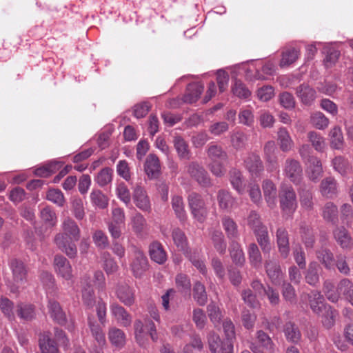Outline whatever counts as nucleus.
Returning <instances> with one entry per match:
<instances>
[{
  "instance_id": "2f4dec72",
  "label": "nucleus",
  "mask_w": 353,
  "mask_h": 353,
  "mask_svg": "<svg viewBox=\"0 0 353 353\" xmlns=\"http://www.w3.org/2000/svg\"><path fill=\"white\" fill-rule=\"evenodd\" d=\"M88 325L92 336L95 339L99 345L105 343V337L101 326L93 318L88 317Z\"/></svg>"
},
{
  "instance_id": "4be33fe9",
  "label": "nucleus",
  "mask_w": 353,
  "mask_h": 353,
  "mask_svg": "<svg viewBox=\"0 0 353 353\" xmlns=\"http://www.w3.org/2000/svg\"><path fill=\"white\" fill-rule=\"evenodd\" d=\"M308 163L307 168L308 177L310 180L316 181L323 174L321 162L315 157H310Z\"/></svg>"
},
{
  "instance_id": "ddd939ff",
  "label": "nucleus",
  "mask_w": 353,
  "mask_h": 353,
  "mask_svg": "<svg viewBox=\"0 0 353 353\" xmlns=\"http://www.w3.org/2000/svg\"><path fill=\"white\" fill-rule=\"evenodd\" d=\"M263 195L268 206L272 209L276 205L277 190L275 184L270 180L263 181L262 184Z\"/></svg>"
},
{
  "instance_id": "ea45409f",
  "label": "nucleus",
  "mask_w": 353,
  "mask_h": 353,
  "mask_svg": "<svg viewBox=\"0 0 353 353\" xmlns=\"http://www.w3.org/2000/svg\"><path fill=\"white\" fill-rule=\"evenodd\" d=\"M223 228L229 239H236L239 236L238 226L230 216H225L221 219Z\"/></svg>"
},
{
  "instance_id": "6e6d98bb",
  "label": "nucleus",
  "mask_w": 353,
  "mask_h": 353,
  "mask_svg": "<svg viewBox=\"0 0 353 353\" xmlns=\"http://www.w3.org/2000/svg\"><path fill=\"white\" fill-rule=\"evenodd\" d=\"M319 315L322 316L321 322L325 328L330 329L334 325L336 312L332 309L331 306L326 307Z\"/></svg>"
},
{
  "instance_id": "a18cd8bd",
  "label": "nucleus",
  "mask_w": 353,
  "mask_h": 353,
  "mask_svg": "<svg viewBox=\"0 0 353 353\" xmlns=\"http://www.w3.org/2000/svg\"><path fill=\"white\" fill-rule=\"evenodd\" d=\"M248 254L249 257V261L254 268H259L261 265L262 256L261 252L254 243H250L248 246Z\"/></svg>"
},
{
  "instance_id": "c9c22d12",
  "label": "nucleus",
  "mask_w": 353,
  "mask_h": 353,
  "mask_svg": "<svg viewBox=\"0 0 353 353\" xmlns=\"http://www.w3.org/2000/svg\"><path fill=\"white\" fill-rule=\"evenodd\" d=\"M230 254L233 263L237 265H243L245 261L244 252L240 244L235 241H232L230 243Z\"/></svg>"
},
{
  "instance_id": "f257e3e1",
  "label": "nucleus",
  "mask_w": 353,
  "mask_h": 353,
  "mask_svg": "<svg viewBox=\"0 0 353 353\" xmlns=\"http://www.w3.org/2000/svg\"><path fill=\"white\" fill-rule=\"evenodd\" d=\"M63 233L58 234L54 242L59 249L70 258L77 255V250L74 241L80 239V230L77 223L71 219H65L62 223Z\"/></svg>"
},
{
  "instance_id": "9b49d317",
  "label": "nucleus",
  "mask_w": 353,
  "mask_h": 353,
  "mask_svg": "<svg viewBox=\"0 0 353 353\" xmlns=\"http://www.w3.org/2000/svg\"><path fill=\"white\" fill-rule=\"evenodd\" d=\"M81 299L83 303L88 308H92L95 303V296L94 290L90 284V278L88 276H83L81 279Z\"/></svg>"
},
{
  "instance_id": "7c9ffc66",
  "label": "nucleus",
  "mask_w": 353,
  "mask_h": 353,
  "mask_svg": "<svg viewBox=\"0 0 353 353\" xmlns=\"http://www.w3.org/2000/svg\"><path fill=\"white\" fill-rule=\"evenodd\" d=\"M130 225L137 235H142L147 230V222L144 216L137 212L131 217Z\"/></svg>"
},
{
  "instance_id": "6ab92c4d",
  "label": "nucleus",
  "mask_w": 353,
  "mask_h": 353,
  "mask_svg": "<svg viewBox=\"0 0 353 353\" xmlns=\"http://www.w3.org/2000/svg\"><path fill=\"white\" fill-rule=\"evenodd\" d=\"M266 273L272 283L279 285L282 279L280 265L276 261L268 260L265 263Z\"/></svg>"
},
{
  "instance_id": "13d9d810",
  "label": "nucleus",
  "mask_w": 353,
  "mask_h": 353,
  "mask_svg": "<svg viewBox=\"0 0 353 353\" xmlns=\"http://www.w3.org/2000/svg\"><path fill=\"white\" fill-rule=\"evenodd\" d=\"M307 137L316 150L322 152L325 148V139L319 133L311 131L308 132Z\"/></svg>"
},
{
  "instance_id": "aec40b11",
  "label": "nucleus",
  "mask_w": 353,
  "mask_h": 353,
  "mask_svg": "<svg viewBox=\"0 0 353 353\" xmlns=\"http://www.w3.org/2000/svg\"><path fill=\"white\" fill-rule=\"evenodd\" d=\"M256 241L263 253H270L272 249L270 239L266 226L256 229L254 232Z\"/></svg>"
},
{
  "instance_id": "cd10ccee",
  "label": "nucleus",
  "mask_w": 353,
  "mask_h": 353,
  "mask_svg": "<svg viewBox=\"0 0 353 353\" xmlns=\"http://www.w3.org/2000/svg\"><path fill=\"white\" fill-rule=\"evenodd\" d=\"M39 347L41 353H59L56 343L50 339L49 332H44L41 334Z\"/></svg>"
},
{
  "instance_id": "7ed1b4c3",
  "label": "nucleus",
  "mask_w": 353,
  "mask_h": 353,
  "mask_svg": "<svg viewBox=\"0 0 353 353\" xmlns=\"http://www.w3.org/2000/svg\"><path fill=\"white\" fill-rule=\"evenodd\" d=\"M188 200L193 218L199 223L204 222L208 214L204 199L201 195L192 192L188 196Z\"/></svg>"
},
{
  "instance_id": "6e6552de",
  "label": "nucleus",
  "mask_w": 353,
  "mask_h": 353,
  "mask_svg": "<svg viewBox=\"0 0 353 353\" xmlns=\"http://www.w3.org/2000/svg\"><path fill=\"white\" fill-rule=\"evenodd\" d=\"M54 268L55 272L66 281L72 280V266L70 262L63 256L57 255L54 259Z\"/></svg>"
},
{
  "instance_id": "69168bd1",
  "label": "nucleus",
  "mask_w": 353,
  "mask_h": 353,
  "mask_svg": "<svg viewBox=\"0 0 353 353\" xmlns=\"http://www.w3.org/2000/svg\"><path fill=\"white\" fill-rule=\"evenodd\" d=\"M192 321L198 329H203L207 323V316L204 311L200 308H195L192 311Z\"/></svg>"
},
{
  "instance_id": "f704fd0d",
  "label": "nucleus",
  "mask_w": 353,
  "mask_h": 353,
  "mask_svg": "<svg viewBox=\"0 0 353 353\" xmlns=\"http://www.w3.org/2000/svg\"><path fill=\"white\" fill-rule=\"evenodd\" d=\"M48 308L51 317L55 321L61 325H63L65 322V314L58 302L52 300L49 301Z\"/></svg>"
},
{
  "instance_id": "e433bc0d",
  "label": "nucleus",
  "mask_w": 353,
  "mask_h": 353,
  "mask_svg": "<svg viewBox=\"0 0 353 353\" xmlns=\"http://www.w3.org/2000/svg\"><path fill=\"white\" fill-rule=\"evenodd\" d=\"M333 234L335 240L341 248H347L350 246L352 238L345 228H336L333 232Z\"/></svg>"
},
{
  "instance_id": "a19ab883",
  "label": "nucleus",
  "mask_w": 353,
  "mask_h": 353,
  "mask_svg": "<svg viewBox=\"0 0 353 353\" xmlns=\"http://www.w3.org/2000/svg\"><path fill=\"white\" fill-rule=\"evenodd\" d=\"M172 207L176 216L180 221H183L186 219L187 214L182 196L179 195L173 196L172 198Z\"/></svg>"
},
{
  "instance_id": "338daca9",
  "label": "nucleus",
  "mask_w": 353,
  "mask_h": 353,
  "mask_svg": "<svg viewBox=\"0 0 353 353\" xmlns=\"http://www.w3.org/2000/svg\"><path fill=\"white\" fill-rule=\"evenodd\" d=\"M337 207L332 202L327 203L323 209V216L328 221L333 222L337 218Z\"/></svg>"
},
{
  "instance_id": "4468645a",
  "label": "nucleus",
  "mask_w": 353,
  "mask_h": 353,
  "mask_svg": "<svg viewBox=\"0 0 353 353\" xmlns=\"http://www.w3.org/2000/svg\"><path fill=\"white\" fill-rule=\"evenodd\" d=\"M133 201L136 206L142 211H150L151 204L145 190L141 186L135 187L133 192Z\"/></svg>"
},
{
  "instance_id": "de8ad7c7",
  "label": "nucleus",
  "mask_w": 353,
  "mask_h": 353,
  "mask_svg": "<svg viewBox=\"0 0 353 353\" xmlns=\"http://www.w3.org/2000/svg\"><path fill=\"white\" fill-rule=\"evenodd\" d=\"M194 299L199 305H204L207 303L208 296L205 288L201 282H196L193 288Z\"/></svg>"
},
{
  "instance_id": "1a4fd4ad",
  "label": "nucleus",
  "mask_w": 353,
  "mask_h": 353,
  "mask_svg": "<svg viewBox=\"0 0 353 353\" xmlns=\"http://www.w3.org/2000/svg\"><path fill=\"white\" fill-rule=\"evenodd\" d=\"M130 267L134 276L139 278L143 275L148 264V259L142 252L134 251Z\"/></svg>"
},
{
  "instance_id": "f03ea898",
  "label": "nucleus",
  "mask_w": 353,
  "mask_h": 353,
  "mask_svg": "<svg viewBox=\"0 0 353 353\" xmlns=\"http://www.w3.org/2000/svg\"><path fill=\"white\" fill-rule=\"evenodd\" d=\"M148 332L145 331V325L141 320L137 319L134 323V334L136 341L141 346H145L148 344V336H150L154 342L157 341L158 335L154 323L152 321L147 323Z\"/></svg>"
},
{
  "instance_id": "f3484780",
  "label": "nucleus",
  "mask_w": 353,
  "mask_h": 353,
  "mask_svg": "<svg viewBox=\"0 0 353 353\" xmlns=\"http://www.w3.org/2000/svg\"><path fill=\"white\" fill-rule=\"evenodd\" d=\"M330 145L331 148L342 150L345 146V141L341 128L335 125L332 128L328 134Z\"/></svg>"
},
{
  "instance_id": "5fc2aeb1",
  "label": "nucleus",
  "mask_w": 353,
  "mask_h": 353,
  "mask_svg": "<svg viewBox=\"0 0 353 353\" xmlns=\"http://www.w3.org/2000/svg\"><path fill=\"white\" fill-rule=\"evenodd\" d=\"M17 314L23 320L30 321L35 316L34 307L32 305L21 303L17 307Z\"/></svg>"
},
{
  "instance_id": "79ce46f5",
  "label": "nucleus",
  "mask_w": 353,
  "mask_h": 353,
  "mask_svg": "<svg viewBox=\"0 0 353 353\" xmlns=\"http://www.w3.org/2000/svg\"><path fill=\"white\" fill-rule=\"evenodd\" d=\"M230 181L233 188L235 189L239 194H242L245 192V185L242 174L239 170L236 169L231 170L230 172Z\"/></svg>"
},
{
  "instance_id": "37998d69",
  "label": "nucleus",
  "mask_w": 353,
  "mask_h": 353,
  "mask_svg": "<svg viewBox=\"0 0 353 353\" xmlns=\"http://www.w3.org/2000/svg\"><path fill=\"white\" fill-rule=\"evenodd\" d=\"M174 145L181 159L188 160L190 158V152L188 143L183 139L176 137L174 139Z\"/></svg>"
},
{
  "instance_id": "20e7f679",
  "label": "nucleus",
  "mask_w": 353,
  "mask_h": 353,
  "mask_svg": "<svg viewBox=\"0 0 353 353\" xmlns=\"http://www.w3.org/2000/svg\"><path fill=\"white\" fill-rule=\"evenodd\" d=\"M280 208L285 214H293L297 208L296 195L290 185H282L279 192Z\"/></svg>"
},
{
  "instance_id": "39448f33",
  "label": "nucleus",
  "mask_w": 353,
  "mask_h": 353,
  "mask_svg": "<svg viewBox=\"0 0 353 353\" xmlns=\"http://www.w3.org/2000/svg\"><path fill=\"white\" fill-rule=\"evenodd\" d=\"M283 174L294 184H299L303 176V170L300 163L294 159L288 158L283 165Z\"/></svg>"
},
{
  "instance_id": "e2e57ef3",
  "label": "nucleus",
  "mask_w": 353,
  "mask_h": 353,
  "mask_svg": "<svg viewBox=\"0 0 353 353\" xmlns=\"http://www.w3.org/2000/svg\"><path fill=\"white\" fill-rule=\"evenodd\" d=\"M319 265L316 263H311L309 265L305 280L307 283L315 285L319 282Z\"/></svg>"
},
{
  "instance_id": "72a5a7b5",
  "label": "nucleus",
  "mask_w": 353,
  "mask_h": 353,
  "mask_svg": "<svg viewBox=\"0 0 353 353\" xmlns=\"http://www.w3.org/2000/svg\"><path fill=\"white\" fill-rule=\"evenodd\" d=\"M219 205L221 209L227 211L230 210L235 205L234 198L228 191L219 190L217 195Z\"/></svg>"
},
{
  "instance_id": "774afa93",
  "label": "nucleus",
  "mask_w": 353,
  "mask_h": 353,
  "mask_svg": "<svg viewBox=\"0 0 353 353\" xmlns=\"http://www.w3.org/2000/svg\"><path fill=\"white\" fill-rule=\"evenodd\" d=\"M300 233L303 243L307 248H312L314 242V235L309 226L301 225Z\"/></svg>"
},
{
  "instance_id": "bb28decb",
  "label": "nucleus",
  "mask_w": 353,
  "mask_h": 353,
  "mask_svg": "<svg viewBox=\"0 0 353 353\" xmlns=\"http://www.w3.org/2000/svg\"><path fill=\"white\" fill-rule=\"evenodd\" d=\"M320 192L323 196L332 198L337 192V184L333 177L324 179L320 185Z\"/></svg>"
},
{
  "instance_id": "8fccbe9b",
  "label": "nucleus",
  "mask_w": 353,
  "mask_h": 353,
  "mask_svg": "<svg viewBox=\"0 0 353 353\" xmlns=\"http://www.w3.org/2000/svg\"><path fill=\"white\" fill-rule=\"evenodd\" d=\"M310 122L312 125L319 130H324L330 123L329 119L321 112H316L311 114Z\"/></svg>"
},
{
  "instance_id": "4d7b16f0",
  "label": "nucleus",
  "mask_w": 353,
  "mask_h": 353,
  "mask_svg": "<svg viewBox=\"0 0 353 353\" xmlns=\"http://www.w3.org/2000/svg\"><path fill=\"white\" fill-rule=\"evenodd\" d=\"M323 292L327 299L333 303H336L339 300L341 294H342L338 290V288L335 290L334 285L328 281L324 283Z\"/></svg>"
},
{
  "instance_id": "c85d7f7f",
  "label": "nucleus",
  "mask_w": 353,
  "mask_h": 353,
  "mask_svg": "<svg viewBox=\"0 0 353 353\" xmlns=\"http://www.w3.org/2000/svg\"><path fill=\"white\" fill-rule=\"evenodd\" d=\"M264 157L271 168V170L277 168V157L275 154L276 145L273 141H268L264 145Z\"/></svg>"
},
{
  "instance_id": "5701e85b",
  "label": "nucleus",
  "mask_w": 353,
  "mask_h": 353,
  "mask_svg": "<svg viewBox=\"0 0 353 353\" xmlns=\"http://www.w3.org/2000/svg\"><path fill=\"white\" fill-rule=\"evenodd\" d=\"M296 94L306 105L311 104L316 99V91L305 83L301 84L297 88Z\"/></svg>"
},
{
  "instance_id": "680f3d73",
  "label": "nucleus",
  "mask_w": 353,
  "mask_h": 353,
  "mask_svg": "<svg viewBox=\"0 0 353 353\" xmlns=\"http://www.w3.org/2000/svg\"><path fill=\"white\" fill-rule=\"evenodd\" d=\"M92 203L100 208H105L108 204V198L99 190H93L90 193Z\"/></svg>"
},
{
  "instance_id": "3c124183",
  "label": "nucleus",
  "mask_w": 353,
  "mask_h": 353,
  "mask_svg": "<svg viewBox=\"0 0 353 353\" xmlns=\"http://www.w3.org/2000/svg\"><path fill=\"white\" fill-rule=\"evenodd\" d=\"M300 55V52L294 48L287 50L282 54L280 66L283 68L295 62Z\"/></svg>"
},
{
  "instance_id": "9d476101",
  "label": "nucleus",
  "mask_w": 353,
  "mask_h": 353,
  "mask_svg": "<svg viewBox=\"0 0 353 353\" xmlns=\"http://www.w3.org/2000/svg\"><path fill=\"white\" fill-rule=\"evenodd\" d=\"M276 241L280 255L286 259L290 254L289 236L287 230L283 227H279L276 231Z\"/></svg>"
},
{
  "instance_id": "a211bd4d",
  "label": "nucleus",
  "mask_w": 353,
  "mask_h": 353,
  "mask_svg": "<svg viewBox=\"0 0 353 353\" xmlns=\"http://www.w3.org/2000/svg\"><path fill=\"white\" fill-rule=\"evenodd\" d=\"M144 169L149 178L158 177L161 172V165L158 157L154 154H149L146 158Z\"/></svg>"
},
{
  "instance_id": "052dcab7",
  "label": "nucleus",
  "mask_w": 353,
  "mask_h": 353,
  "mask_svg": "<svg viewBox=\"0 0 353 353\" xmlns=\"http://www.w3.org/2000/svg\"><path fill=\"white\" fill-rule=\"evenodd\" d=\"M208 155L211 161H224L227 158L226 152L216 145H210L208 147Z\"/></svg>"
},
{
  "instance_id": "dca6fc26",
  "label": "nucleus",
  "mask_w": 353,
  "mask_h": 353,
  "mask_svg": "<svg viewBox=\"0 0 353 353\" xmlns=\"http://www.w3.org/2000/svg\"><path fill=\"white\" fill-rule=\"evenodd\" d=\"M117 298L126 306H131L134 303V290L126 284L119 285L116 290Z\"/></svg>"
},
{
  "instance_id": "58836bf2",
  "label": "nucleus",
  "mask_w": 353,
  "mask_h": 353,
  "mask_svg": "<svg viewBox=\"0 0 353 353\" xmlns=\"http://www.w3.org/2000/svg\"><path fill=\"white\" fill-rule=\"evenodd\" d=\"M332 163L333 168L342 176H346L352 170L348 160L342 156L336 157Z\"/></svg>"
},
{
  "instance_id": "c756f323",
  "label": "nucleus",
  "mask_w": 353,
  "mask_h": 353,
  "mask_svg": "<svg viewBox=\"0 0 353 353\" xmlns=\"http://www.w3.org/2000/svg\"><path fill=\"white\" fill-rule=\"evenodd\" d=\"M204 90V86L200 83H195L190 84L187 88V93L183 97L186 103H192L196 102Z\"/></svg>"
},
{
  "instance_id": "412c9836",
  "label": "nucleus",
  "mask_w": 353,
  "mask_h": 353,
  "mask_svg": "<svg viewBox=\"0 0 353 353\" xmlns=\"http://www.w3.org/2000/svg\"><path fill=\"white\" fill-rule=\"evenodd\" d=\"M310 308L316 314H320L329 305L325 303L324 297L318 291H312L308 295Z\"/></svg>"
},
{
  "instance_id": "09e8293b",
  "label": "nucleus",
  "mask_w": 353,
  "mask_h": 353,
  "mask_svg": "<svg viewBox=\"0 0 353 353\" xmlns=\"http://www.w3.org/2000/svg\"><path fill=\"white\" fill-rule=\"evenodd\" d=\"M299 195L301 207L305 210H311L314 205L312 192L305 188H301L299 190Z\"/></svg>"
},
{
  "instance_id": "b1692460",
  "label": "nucleus",
  "mask_w": 353,
  "mask_h": 353,
  "mask_svg": "<svg viewBox=\"0 0 353 353\" xmlns=\"http://www.w3.org/2000/svg\"><path fill=\"white\" fill-rule=\"evenodd\" d=\"M150 256L152 261L163 264L167 260V254L162 245L159 242H153L150 245Z\"/></svg>"
},
{
  "instance_id": "2eb2a0df",
  "label": "nucleus",
  "mask_w": 353,
  "mask_h": 353,
  "mask_svg": "<svg viewBox=\"0 0 353 353\" xmlns=\"http://www.w3.org/2000/svg\"><path fill=\"white\" fill-rule=\"evenodd\" d=\"M10 267L12 272L14 285H16V288H18L26 280V270L23 263L17 259H12L10 261Z\"/></svg>"
},
{
  "instance_id": "393cba45",
  "label": "nucleus",
  "mask_w": 353,
  "mask_h": 353,
  "mask_svg": "<svg viewBox=\"0 0 353 353\" xmlns=\"http://www.w3.org/2000/svg\"><path fill=\"white\" fill-rule=\"evenodd\" d=\"M108 339L111 344L116 347L121 348L125 344V334L116 327H111L108 330Z\"/></svg>"
},
{
  "instance_id": "603ef678",
  "label": "nucleus",
  "mask_w": 353,
  "mask_h": 353,
  "mask_svg": "<svg viewBox=\"0 0 353 353\" xmlns=\"http://www.w3.org/2000/svg\"><path fill=\"white\" fill-rule=\"evenodd\" d=\"M284 333L287 340L290 342L297 343L301 339V333L299 329L291 322L285 325Z\"/></svg>"
},
{
  "instance_id": "423d86ee",
  "label": "nucleus",
  "mask_w": 353,
  "mask_h": 353,
  "mask_svg": "<svg viewBox=\"0 0 353 353\" xmlns=\"http://www.w3.org/2000/svg\"><path fill=\"white\" fill-rule=\"evenodd\" d=\"M244 165L252 176L257 177L263 171L260 156L254 152L248 153L243 159Z\"/></svg>"
},
{
  "instance_id": "0e129e2a",
  "label": "nucleus",
  "mask_w": 353,
  "mask_h": 353,
  "mask_svg": "<svg viewBox=\"0 0 353 353\" xmlns=\"http://www.w3.org/2000/svg\"><path fill=\"white\" fill-rule=\"evenodd\" d=\"M102 259L103 261V268L108 274H113L117 271L118 265L110 253L103 252L102 254Z\"/></svg>"
},
{
  "instance_id": "49530a36",
  "label": "nucleus",
  "mask_w": 353,
  "mask_h": 353,
  "mask_svg": "<svg viewBox=\"0 0 353 353\" xmlns=\"http://www.w3.org/2000/svg\"><path fill=\"white\" fill-rule=\"evenodd\" d=\"M210 237L217 252L223 254L226 249V243L222 232L219 230H213L210 232Z\"/></svg>"
},
{
  "instance_id": "864d4df0",
  "label": "nucleus",
  "mask_w": 353,
  "mask_h": 353,
  "mask_svg": "<svg viewBox=\"0 0 353 353\" xmlns=\"http://www.w3.org/2000/svg\"><path fill=\"white\" fill-rule=\"evenodd\" d=\"M172 239L176 246L183 250H186L188 248V240L185 233L179 228H174L172 230Z\"/></svg>"
},
{
  "instance_id": "bf43d9fd",
  "label": "nucleus",
  "mask_w": 353,
  "mask_h": 353,
  "mask_svg": "<svg viewBox=\"0 0 353 353\" xmlns=\"http://www.w3.org/2000/svg\"><path fill=\"white\" fill-rule=\"evenodd\" d=\"M113 170L110 168L102 169L97 175L95 181L99 186L103 187L111 183L112 180Z\"/></svg>"
},
{
  "instance_id": "c03bdc74",
  "label": "nucleus",
  "mask_w": 353,
  "mask_h": 353,
  "mask_svg": "<svg viewBox=\"0 0 353 353\" xmlns=\"http://www.w3.org/2000/svg\"><path fill=\"white\" fill-rule=\"evenodd\" d=\"M231 90L233 94L240 99H246L251 95L249 89L241 81L237 79H234Z\"/></svg>"
},
{
  "instance_id": "0eeeda50",
  "label": "nucleus",
  "mask_w": 353,
  "mask_h": 353,
  "mask_svg": "<svg viewBox=\"0 0 353 353\" xmlns=\"http://www.w3.org/2000/svg\"><path fill=\"white\" fill-rule=\"evenodd\" d=\"M110 314L117 323L123 327H130L132 324V315L121 305L113 303L110 306Z\"/></svg>"
},
{
  "instance_id": "a878e982",
  "label": "nucleus",
  "mask_w": 353,
  "mask_h": 353,
  "mask_svg": "<svg viewBox=\"0 0 353 353\" xmlns=\"http://www.w3.org/2000/svg\"><path fill=\"white\" fill-rule=\"evenodd\" d=\"M277 141L283 152H288L294 147V141L285 128H281L277 133Z\"/></svg>"
},
{
  "instance_id": "473e14b6",
  "label": "nucleus",
  "mask_w": 353,
  "mask_h": 353,
  "mask_svg": "<svg viewBox=\"0 0 353 353\" xmlns=\"http://www.w3.org/2000/svg\"><path fill=\"white\" fill-rule=\"evenodd\" d=\"M88 325L92 336L95 339L99 345L105 343V337L101 326L93 318L88 317Z\"/></svg>"
},
{
  "instance_id": "f8f14e48",
  "label": "nucleus",
  "mask_w": 353,
  "mask_h": 353,
  "mask_svg": "<svg viewBox=\"0 0 353 353\" xmlns=\"http://www.w3.org/2000/svg\"><path fill=\"white\" fill-rule=\"evenodd\" d=\"M188 172L194 177L199 184L206 186L210 184V179L204 168L195 162L188 165Z\"/></svg>"
},
{
  "instance_id": "4c0bfd02",
  "label": "nucleus",
  "mask_w": 353,
  "mask_h": 353,
  "mask_svg": "<svg viewBox=\"0 0 353 353\" xmlns=\"http://www.w3.org/2000/svg\"><path fill=\"white\" fill-rule=\"evenodd\" d=\"M338 290L353 306V283L347 279H343L338 283Z\"/></svg>"
}]
</instances>
